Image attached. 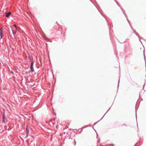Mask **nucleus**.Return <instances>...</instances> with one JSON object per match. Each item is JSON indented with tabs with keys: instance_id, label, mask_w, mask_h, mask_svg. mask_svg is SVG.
Wrapping results in <instances>:
<instances>
[{
	"instance_id": "nucleus-12",
	"label": "nucleus",
	"mask_w": 146,
	"mask_h": 146,
	"mask_svg": "<svg viewBox=\"0 0 146 146\" xmlns=\"http://www.w3.org/2000/svg\"><path fill=\"white\" fill-rule=\"evenodd\" d=\"M135 35H137L138 37H139L140 36L139 35L138 33L135 34Z\"/></svg>"
},
{
	"instance_id": "nucleus-2",
	"label": "nucleus",
	"mask_w": 146,
	"mask_h": 146,
	"mask_svg": "<svg viewBox=\"0 0 146 146\" xmlns=\"http://www.w3.org/2000/svg\"><path fill=\"white\" fill-rule=\"evenodd\" d=\"M31 64L30 66V68L31 69V72H33L34 71V70L33 67V65L34 64V62H33V58H32L31 59Z\"/></svg>"
},
{
	"instance_id": "nucleus-22",
	"label": "nucleus",
	"mask_w": 146,
	"mask_h": 146,
	"mask_svg": "<svg viewBox=\"0 0 146 146\" xmlns=\"http://www.w3.org/2000/svg\"><path fill=\"white\" fill-rule=\"evenodd\" d=\"M134 33L135 34H136V33H135V32L134 31Z\"/></svg>"
},
{
	"instance_id": "nucleus-17",
	"label": "nucleus",
	"mask_w": 146,
	"mask_h": 146,
	"mask_svg": "<svg viewBox=\"0 0 146 146\" xmlns=\"http://www.w3.org/2000/svg\"><path fill=\"white\" fill-rule=\"evenodd\" d=\"M123 125H125L126 126H127L125 124H124Z\"/></svg>"
},
{
	"instance_id": "nucleus-15",
	"label": "nucleus",
	"mask_w": 146,
	"mask_h": 146,
	"mask_svg": "<svg viewBox=\"0 0 146 146\" xmlns=\"http://www.w3.org/2000/svg\"><path fill=\"white\" fill-rule=\"evenodd\" d=\"M119 80L118 82V86H117L118 87V86H119Z\"/></svg>"
},
{
	"instance_id": "nucleus-20",
	"label": "nucleus",
	"mask_w": 146,
	"mask_h": 146,
	"mask_svg": "<svg viewBox=\"0 0 146 146\" xmlns=\"http://www.w3.org/2000/svg\"><path fill=\"white\" fill-rule=\"evenodd\" d=\"M11 73H12V74H13L14 73L12 71H11Z\"/></svg>"
},
{
	"instance_id": "nucleus-10",
	"label": "nucleus",
	"mask_w": 146,
	"mask_h": 146,
	"mask_svg": "<svg viewBox=\"0 0 146 146\" xmlns=\"http://www.w3.org/2000/svg\"><path fill=\"white\" fill-rule=\"evenodd\" d=\"M31 84H30V85H31V87H33L35 83H33L32 82H31Z\"/></svg>"
},
{
	"instance_id": "nucleus-26",
	"label": "nucleus",
	"mask_w": 146,
	"mask_h": 146,
	"mask_svg": "<svg viewBox=\"0 0 146 146\" xmlns=\"http://www.w3.org/2000/svg\"><path fill=\"white\" fill-rule=\"evenodd\" d=\"M144 58L145 60V57Z\"/></svg>"
},
{
	"instance_id": "nucleus-4",
	"label": "nucleus",
	"mask_w": 146,
	"mask_h": 146,
	"mask_svg": "<svg viewBox=\"0 0 146 146\" xmlns=\"http://www.w3.org/2000/svg\"><path fill=\"white\" fill-rule=\"evenodd\" d=\"M114 0L115 1V2L117 3V4L118 5V6L120 7L121 10L123 11V14L125 15V17H126V15L125 14V13L123 11V10L122 9V8L120 6V5L118 4V3L115 0Z\"/></svg>"
},
{
	"instance_id": "nucleus-11",
	"label": "nucleus",
	"mask_w": 146,
	"mask_h": 146,
	"mask_svg": "<svg viewBox=\"0 0 146 146\" xmlns=\"http://www.w3.org/2000/svg\"><path fill=\"white\" fill-rule=\"evenodd\" d=\"M126 40H125L124 41H121V42H120L121 43H124V42H126Z\"/></svg>"
},
{
	"instance_id": "nucleus-16",
	"label": "nucleus",
	"mask_w": 146,
	"mask_h": 146,
	"mask_svg": "<svg viewBox=\"0 0 146 146\" xmlns=\"http://www.w3.org/2000/svg\"><path fill=\"white\" fill-rule=\"evenodd\" d=\"M136 118L137 119V115L136 112Z\"/></svg>"
},
{
	"instance_id": "nucleus-13",
	"label": "nucleus",
	"mask_w": 146,
	"mask_h": 146,
	"mask_svg": "<svg viewBox=\"0 0 146 146\" xmlns=\"http://www.w3.org/2000/svg\"><path fill=\"white\" fill-rule=\"evenodd\" d=\"M100 120L98 121L97 122H96V123H94V125H95Z\"/></svg>"
},
{
	"instance_id": "nucleus-18",
	"label": "nucleus",
	"mask_w": 146,
	"mask_h": 146,
	"mask_svg": "<svg viewBox=\"0 0 146 146\" xmlns=\"http://www.w3.org/2000/svg\"><path fill=\"white\" fill-rule=\"evenodd\" d=\"M126 19H127V20L128 21V19H127V18H126ZM128 22H129V21H128Z\"/></svg>"
},
{
	"instance_id": "nucleus-14",
	"label": "nucleus",
	"mask_w": 146,
	"mask_h": 146,
	"mask_svg": "<svg viewBox=\"0 0 146 146\" xmlns=\"http://www.w3.org/2000/svg\"><path fill=\"white\" fill-rule=\"evenodd\" d=\"M13 26L15 27V28H16V27H17V26H16V25H13Z\"/></svg>"
},
{
	"instance_id": "nucleus-6",
	"label": "nucleus",
	"mask_w": 146,
	"mask_h": 146,
	"mask_svg": "<svg viewBox=\"0 0 146 146\" xmlns=\"http://www.w3.org/2000/svg\"><path fill=\"white\" fill-rule=\"evenodd\" d=\"M2 30L3 29L2 28L0 29V36H1V38L2 37Z\"/></svg>"
},
{
	"instance_id": "nucleus-28",
	"label": "nucleus",
	"mask_w": 146,
	"mask_h": 146,
	"mask_svg": "<svg viewBox=\"0 0 146 146\" xmlns=\"http://www.w3.org/2000/svg\"><path fill=\"white\" fill-rule=\"evenodd\" d=\"M145 85V84H144L143 86H144Z\"/></svg>"
},
{
	"instance_id": "nucleus-19",
	"label": "nucleus",
	"mask_w": 146,
	"mask_h": 146,
	"mask_svg": "<svg viewBox=\"0 0 146 146\" xmlns=\"http://www.w3.org/2000/svg\"><path fill=\"white\" fill-rule=\"evenodd\" d=\"M51 122L52 123V125H54V123H52V122Z\"/></svg>"
},
{
	"instance_id": "nucleus-3",
	"label": "nucleus",
	"mask_w": 146,
	"mask_h": 146,
	"mask_svg": "<svg viewBox=\"0 0 146 146\" xmlns=\"http://www.w3.org/2000/svg\"><path fill=\"white\" fill-rule=\"evenodd\" d=\"M3 120L2 122L3 123H6L7 121V119H6L5 116V112L4 111L3 113Z\"/></svg>"
},
{
	"instance_id": "nucleus-8",
	"label": "nucleus",
	"mask_w": 146,
	"mask_h": 146,
	"mask_svg": "<svg viewBox=\"0 0 146 146\" xmlns=\"http://www.w3.org/2000/svg\"><path fill=\"white\" fill-rule=\"evenodd\" d=\"M111 108V107H110V108H109V109L107 110V111L105 113V114H104V116H103V117H102V118L100 119V120H101L104 117V116L106 114V113L108 112V111L110 110V109Z\"/></svg>"
},
{
	"instance_id": "nucleus-23",
	"label": "nucleus",
	"mask_w": 146,
	"mask_h": 146,
	"mask_svg": "<svg viewBox=\"0 0 146 146\" xmlns=\"http://www.w3.org/2000/svg\"><path fill=\"white\" fill-rule=\"evenodd\" d=\"M97 133V135L98 136V134L97 133Z\"/></svg>"
},
{
	"instance_id": "nucleus-1",
	"label": "nucleus",
	"mask_w": 146,
	"mask_h": 146,
	"mask_svg": "<svg viewBox=\"0 0 146 146\" xmlns=\"http://www.w3.org/2000/svg\"><path fill=\"white\" fill-rule=\"evenodd\" d=\"M70 134V132L67 129H64L63 131L62 135L66 137H69Z\"/></svg>"
},
{
	"instance_id": "nucleus-9",
	"label": "nucleus",
	"mask_w": 146,
	"mask_h": 146,
	"mask_svg": "<svg viewBox=\"0 0 146 146\" xmlns=\"http://www.w3.org/2000/svg\"><path fill=\"white\" fill-rule=\"evenodd\" d=\"M10 29H11V30L12 31V33L13 34V35H14L15 33V32H14L13 31V30H12V28L11 27H10Z\"/></svg>"
},
{
	"instance_id": "nucleus-21",
	"label": "nucleus",
	"mask_w": 146,
	"mask_h": 146,
	"mask_svg": "<svg viewBox=\"0 0 146 146\" xmlns=\"http://www.w3.org/2000/svg\"><path fill=\"white\" fill-rule=\"evenodd\" d=\"M76 143V141H75V145Z\"/></svg>"
},
{
	"instance_id": "nucleus-27",
	"label": "nucleus",
	"mask_w": 146,
	"mask_h": 146,
	"mask_svg": "<svg viewBox=\"0 0 146 146\" xmlns=\"http://www.w3.org/2000/svg\"><path fill=\"white\" fill-rule=\"evenodd\" d=\"M57 127V125H56V128Z\"/></svg>"
},
{
	"instance_id": "nucleus-5",
	"label": "nucleus",
	"mask_w": 146,
	"mask_h": 146,
	"mask_svg": "<svg viewBox=\"0 0 146 146\" xmlns=\"http://www.w3.org/2000/svg\"><path fill=\"white\" fill-rule=\"evenodd\" d=\"M11 12H9L6 14L5 15V17H9L10 15H11Z\"/></svg>"
},
{
	"instance_id": "nucleus-24",
	"label": "nucleus",
	"mask_w": 146,
	"mask_h": 146,
	"mask_svg": "<svg viewBox=\"0 0 146 146\" xmlns=\"http://www.w3.org/2000/svg\"><path fill=\"white\" fill-rule=\"evenodd\" d=\"M28 135H27H27H26V137H27L28 136Z\"/></svg>"
},
{
	"instance_id": "nucleus-7",
	"label": "nucleus",
	"mask_w": 146,
	"mask_h": 146,
	"mask_svg": "<svg viewBox=\"0 0 146 146\" xmlns=\"http://www.w3.org/2000/svg\"><path fill=\"white\" fill-rule=\"evenodd\" d=\"M26 129L27 133V135H28V134H29V129L28 128L27 125V128H26Z\"/></svg>"
},
{
	"instance_id": "nucleus-25",
	"label": "nucleus",
	"mask_w": 146,
	"mask_h": 146,
	"mask_svg": "<svg viewBox=\"0 0 146 146\" xmlns=\"http://www.w3.org/2000/svg\"><path fill=\"white\" fill-rule=\"evenodd\" d=\"M131 26V28L132 29H133V28H132V27L131 26Z\"/></svg>"
}]
</instances>
